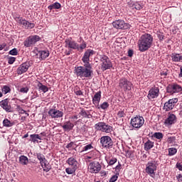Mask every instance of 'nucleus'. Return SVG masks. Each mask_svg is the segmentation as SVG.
Segmentation results:
<instances>
[{
	"mask_svg": "<svg viewBox=\"0 0 182 182\" xmlns=\"http://www.w3.org/2000/svg\"><path fill=\"white\" fill-rule=\"evenodd\" d=\"M95 55V51L93 50H87L84 55L82 58L83 66H79L75 68V74L77 77H80L82 80L85 79H90L93 75V68H92V64H90V56Z\"/></svg>",
	"mask_w": 182,
	"mask_h": 182,
	"instance_id": "1",
	"label": "nucleus"
},
{
	"mask_svg": "<svg viewBox=\"0 0 182 182\" xmlns=\"http://www.w3.org/2000/svg\"><path fill=\"white\" fill-rule=\"evenodd\" d=\"M153 45V36L149 33H144L141 36L138 41V46L140 52H146L151 48Z\"/></svg>",
	"mask_w": 182,
	"mask_h": 182,
	"instance_id": "2",
	"label": "nucleus"
},
{
	"mask_svg": "<svg viewBox=\"0 0 182 182\" xmlns=\"http://www.w3.org/2000/svg\"><path fill=\"white\" fill-rule=\"evenodd\" d=\"M157 166H159L157 161H151L148 162L145 169L146 173L151 176V177H154V176H156V173L154 171H157Z\"/></svg>",
	"mask_w": 182,
	"mask_h": 182,
	"instance_id": "3",
	"label": "nucleus"
},
{
	"mask_svg": "<svg viewBox=\"0 0 182 182\" xmlns=\"http://www.w3.org/2000/svg\"><path fill=\"white\" fill-rule=\"evenodd\" d=\"M100 62H101V69L102 70H103V72L113 67V64L112 63V61H110V59L109 58V57H107V55H101Z\"/></svg>",
	"mask_w": 182,
	"mask_h": 182,
	"instance_id": "4",
	"label": "nucleus"
},
{
	"mask_svg": "<svg viewBox=\"0 0 182 182\" xmlns=\"http://www.w3.org/2000/svg\"><path fill=\"white\" fill-rule=\"evenodd\" d=\"M15 21L17 22V23H19V25H22L24 29H33L35 28V23H30L21 16H16L15 18Z\"/></svg>",
	"mask_w": 182,
	"mask_h": 182,
	"instance_id": "5",
	"label": "nucleus"
},
{
	"mask_svg": "<svg viewBox=\"0 0 182 182\" xmlns=\"http://www.w3.org/2000/svg\"><path fill=\"white\" fill-rule=\"evenodd\" d=\"M37 159L39 160L41 166L43 167V171L48 173L50 170V166L49 165V163L48 162V160L45 158V156L43 154L38 153L36 154Z\"/></svg>",
	"mask_w": 182,
	"mask_h": 182,
	"instance_id": "6",
	"label": "nucleus"
},
{
	"mask_svg": "<svg viewBox=\"0 0 182 182\" xmlns=\"http://www.w3.org/2000/svg\"><path fill=\"white\" fill-rule=\"evenodd\" d=\"M112 25L115 29H130V24L124 22V20L119 19L113 21Z\"/></svg>",
	"mask_w": 182,
	"mask_h": 182,
	"instance_id": "7",
	"label": "nucleus"
},
{
	"mask_svg": "<svg viewBox=\"0 0 182 182\" xmlns=\"http://www.w3.org/2000/svg\"><path fill=\"white\" fill-rule=\"evenodd\" d=\"M41 41V37L38 35L30 36L28 37L25 41L23 42L24 46L26 48H31V46H33L36 42H39Z\"/></svg>",
	"mask_w": 182,
	"mask_h": 182,
	"instance_id": "8",
	"label": "nucleus"
},
{
	"mask_svg": "<svg viewBox=\"0 0 182 182\" xmlns=\"http://www.w3.org/2000/svg\"><path fill=\"white\" fill-rule=\"evenodd\" d=\"M96 130H100L104 133H112L113 132V127H110V125L106 124L105 122H98L95 124Z\"/></svg>",
	"mask_w": 182,
	"mask_h": 182,
	"instance_id": "9",
	"label": "nucleus"
},
{
	"mask_svg": "<svg viewBox=\"0 0 182 182\" xmlns=\"http://www.w3.org/2000/svg\"><path fill=\"white\" fill-rule=\"evenodd\" d=\"M131 124L132 127H134L135 129H140V127L144 124V118L140 116L132 118Z\"/></svg>",
	"mask_w": 182,
	"mask_h": 182,
	"instance_id": "10",
	"label": "nucleus"
},
{
	"mask_svg": "<svg viewBox=\"0 0 182 182\" xmlns=\"http://www.w3.org/2000/svg\"><path fill=\"white\" fill-rule=\"evenodd\" d=\"M166 92L171 95H174V93H180L182 92V87L178 84H171L166 87Z\"/></svg>",
	"mask_w": 182,
	"mask_h": 182,
	"instance_id": "11",
	"label": "nucleus"
},
{
	"mask_svg": "<svg viewBox=\"0 0 182 182\" xmlns=\"http://www.w3.org/2000/svg\"><path fill=\"white\" fill-rule=\"evenodd\" d=\"M119 86L123 90H132V86L133 84L126 78H121L119 80Z\"/></svg>",
	"mask_w": 182,
	"mask_h": 182,
	"instance_id": "12",
	"label": "nucleus"
},
{
	"mask_svg": "<svg viewBox=\"0 0 182 182\" xmlns=\"http://www.w3.org/2000/svg\"><path fill=\"white\" fill-rule=\"evenodd\" d=\"M177 102H178V98H173L166 102L164 105V109L166 112H170V110H173L174 109V106H176Z\"/></svg>",
	"mask_w": 182,
	"mask_h": 182,
	"instance_id": "13",
	"label": "nucleus"
},
{
	"mask_svg": "<svg viewBox=\"0 0 182 182\" xmlns=\"http://www.w3.org/2000/svg\"><path fill=\"white\" fill-rule=\"evenodd\" d=\"M88 169L90 173H99L100 170H102V166L97 161H94L90 164L88 166Z\"/></svg>",
	"mask_w": 182,
	"mask_h": 182,
	"instance_id": "14",
	"label": "nucleus"
},
{
	"mask_svg": "<svg viewBox=\"0 0 182 182\" xmlns=\"http://www.w3.org/2000/svg\"><path fill=\"white\" fill-rule=\"evenodd\" d=\"M0 107L7 113H12V107L9 104V99L6 98L0 102Z\"/></svg>",
	"mask_w": 182,
	"mask_h": 182,
	"instance_id": "15",
	"label": "nucleus"
},
{
	"mask_svg": "<svg viewBox=\"0 0 182 182\" xmlns=\"http://www.w3.org/2000/svg\"><path fill=\"white\" fill-rule=\"evenodd\" d=\"M48 114L50 116L51 119H60L63 117V112L59 109H50L48 111Z\"/></svg>",
	"mask_w": 182,
	"mask_h": 182,
	"instance_id": "16",
	"label": "nucleus"
},
{
	"mask_svg": "<svg viewBox=\"0 0 182 182\" xmlns=\"http://www.w3.org/2000/svg\"><path fill=\"white\" fill-rule=\"evenodd\" d=\"M160 92V89L157 87H152L148 93V99L149 100H151L152 99H156V97H159V93Z\"/></svg>",
	"mask_w": 182,
	"mask_h": 182,
	"instance_id": "17",
	"label": "nucleus"
},
{
	"mask_svg": "<svg viewBox=\"0 0 182 182\" xmlns=\"http://www.w3.org/2000/svg\"><path fill=\"white\" fill-rule=\"evenodd\" d=\"M177 122V117L174 114H168L167 119L165 120L164 123L166 126H171Z\"/></svg>",
	"mask_w": 182,
	"mask_h": 182,
	"instance_id": "18",
	"label": "nucleus"
},
{
	"mask_svg": "<svg viewBox=\"0 0 182 182\" xmlns=\"http://www.w3.org/2000/svg\"><path fill=\"white\" fill-rule=\"evenodd\" d=\"M65 48L79 50V44L74 41L67 39L65 40Z\"/></svg>",
	"mask_w": 182,
	"mask_h": 182,
	"instance_id": "19",
	"label": "nucleus"
},
{
	"mask_svg": "<svg viewBox=\"0 0 182 182\" xmlns=\"http://www.w3.org/2000/svg\"><path fill=\"white\" fill-rule=\"evenodd\" d=\"M101 144L103 147H107L108 149L113 146V141L110 137H101Z\"/></svg>",
	"mask_w": 182,
	"mask_h": 182,
	"instance_id": "20",
	"label": "nucleus"
},
{
	"mask_svg": "<svg viewBox=\"0 0 182 182\" xmlns=\"http://www.w3.org/2000/svg\"><path fill=\"white\" fill-rule=\"evenodd\" d=\"M28 69H29L28 63H24L18 68L17 73L18 75H22V73H25V72H27Z\"/></svg>",
	"mask_w": 182,
	"mask_h": 182,
	"instance_id": "21",
	"label": "nucleus"
},
{
	"mask_svg": "<svg viewBox=\"0 0 182 182\" xmlns=\"http://www.w3.org/2000/svg\"><path fill=\"white\" fill-rule=\"evenodd\" d=\"M62 127L65 132H70L75 127V125L70 121H68L62 125Z\"/></svg>",
	"mask_w": 182,
	"mask_h": 182,
	"instance_id": "22",
	"label": "nucleus"
},
{
	"mask_svg": "<svg viewBox=\"0 0 182 182\" xmlns=\"http://www.w3.org/2000/svg\"><path fill=\"white\" fill-rule=\"evenodd\" d=\"M101 98H102V91H99V92H96L92 98L93 104L99 106V103H100Z\"/></svg>",
	"mask_w": 182,
	"mask_h": 182,
	"instance_id": "23",
	"label": "nucleus"
},
{
	"mask_svg": "<svg viewBox=\"0 0 182 182\" xmlns=\"http://www.w3.org/2000/svg\"><path fill=\"white\" fill-rule=\"evenodd\" d=\"M15 124H16L15 121L9 120V119H8V118H5L3 120V126H4V127H7V128L13 127V126H15Z\"/></svg>",
	"mask_w": 182,
	"mask_h": 182,
	"instance_id": "24",
	"label": "nucleus"
},
{
	"mask_svg": "<svg viewBox=\"0 0 182 182\" xmlns=\"http://www.w3.org/2000/svg\"><path fill=\"white\" fill-rule=\"evenodd\" d=\"M68 164L70 166V167H73L74 168L77 169V161L74 157H70L67 160Z\"/></svg>",
	"mask_w": 182,
	"mask_h": 182,
	"instance_id": "25",
	"label": "nucleus"
},
{
	"mask_svg": "<svg viewBox=\"0 0 182 182\" xmlns=\"http://www.w3.org/2000/svg\"><path fill=\"white\" fill-rule=\"evenodd\" d=\"M38 55L40 56L41 60H45L46 58L49 56V51L48 50H41L38 52Z\"/></svg>",
	"mask_w": 182,
	"mask_h": 182,
	"instance_id": "26",
	"label": "nucleus"
},
{
	"mask_svg": "<svg viewBox=\"0 0 182 182\" xmlns=\"http://www.w3.org/2000/svg\"><path fill=\"white\" fill-rule=\"evenodd\" d=\"M19 163H21L23 166H26V164L29 163V159H28V157L22 155L19 157Z\"/></svg>",
	"mask_w": 182,
	"mask_h": 182,
	"instance_id": "27",
	"label": "nucleus"
},
{
	"mask_svg": "<svg viewBox=\"0 0 182 182\" xmlns=\"http://www.w3.org/2000/svg\"><path fill=\"white\" fill-rule=\"evenodd\" d=\"M153 147H154V143L151 142V141L150 140H149L144 144V149L146 151H148V150L153 149Z\"/></svg>",
	"mask_w": 182,
	"mask_h": 182,
	"instance_id": "28",
	"label": "nucleus"
},
{
	"mask_svg": "<svg viewBox=\"0 0 182 182\" xmlns=\"http://www.w3.org/2000/svg\"><path fill=\"white\" fill-rule=\"evenodd\" d=\"M62 8V5L60 3L55 2L50 6H48V9L52 11V9H60Z\"/></svg>",
	"mask_w": 182,
	"mask_h": 182,
	"instance_id": "29",
	"label": "nucleus"
},
{
	"mask_svg": "<svg viewBox=\"0 0 182 182\" xmlns=\"http://www.w3.org/2000/svg\"><path fill=\"white\" fill-rule=\"evenodd\" d=\"M181 56L180 54L172 53L171 58L173 62H180Z\"/></svg>",
	"mask_w": 182,
	"mask_h": 182,
	"instance_id": "30",
	"label": "nucleus"
},
{
	"mask_svg": "<svg viewBox=\"0 0 182 182\" xmlns=\"http://www.w3.org/2000/svg\"><path fill=\"white\" fill-rule=\"evenodd\" d=\"M38 87L39 90H41V92H43V93H46V92L49 90V88H48V87H46V85H43L41 82L38 83Z\"/></svg>",
	"mask_w": 182,
	"mask_h": 182,
	"instance_id": "31",
	"label": "nucleus"
},
{
	"mask_svg": "<svg viewBox=\"0 0 182 182\" xmlns=\"http://www.w3.org/2000/svg\"><path fill=\"white\" fill-rule=\"evenodd\" d=\"M168 156H174V154H177V149L176 148H169L168 149Z\"/></svg>",
	"mask_w": 182,
	"mask_h": 182,
	"instance_id": "32",
	"label": "nucleus"
},
{
	"mask_svg": "<svg viewBox=\"0 0 182 182\" xmlns=\"http://www.w3.org/2000/svg\"><path fill=\"white\" fill-rule=\"evenodd\" d=\"M74 92L77 96H82L83 95V92L82 90H80V88L77 86L75 87Z\"/></svg>",
	"mask_w": 182,
	"mask_h": 182,
	"instance_id": "33",
	"label": "nucleus"
},
{
	"mask_svg": "<svg viewBox=\"0 0 182 182\" xmlns=\"http://www.w3.org/2000/svg\"><path fill=\"white\" fill-rule=\"evenodd\" d=\"M1 90L4 95H6V93H9L11 92V88L8 85H4L3 86Z\"/></svg>",
	"mask_w": 182,
	"mask_h": 182,
	"instance_id": "34",
	"label": "nucleus"
},
{
	"mask_svg": "<svg viewBox=\"0 0 182 182\" xmlns=\"http://www.w3.org/2000/svg\"><path fill=\"white\" fill-rule=\"evenodd\" d=\"M76 170H77L76 168L70 167L65 169V172L67 174H73Z\"/></svg>",
	"mask_w": 182,
	"mask_h": 182,
	"instance_id": "35",
	"label": "nucleus"
},
{
	"mask_svg": "<svg viewBox=\"0 0 182 182\" xmlns=\"http://www.w3.org/2000/svg\"><path fill=\"white\" fill-rule=\"evenodd\" d=\"M149 137H163V134L161 132H155L153 134L151 132V134H149Z\"/></svg>",
	"mask_w": 182,
	"mask_h": 182,
	"instance_id": "36",
	"label": "nucleus"
},
{
	"mask_svg": "<svg viewBox=\"0 0 182 182\" xmlns=\"http://www.w3.org/2000/svg\"><path fill=\"white\" fill-rule=\"evenodd\" d=\"M30 141H33L34 144L41 143L42 139L41 137H31L30 138Z\"/></svg>",
	"mask_w": 182,
	"mask_h": 182,
	"instance_id": "37",
	"label": "nucleus"
},
{
	"mask_svg": "<svg viewBox=\"0 0 182 182\" xmlns=\"http://www.w3.org/2000/svg\"><path fill=\"white\" fill-rule=\"evenodd\" d=\"M100 107L102 109V110H106L109 107V104L106 102H103Z\"/></svg>",
	"mask_w": 182,
	"mask_h": 182,
	"instance_id": "38",
	"label": "nucleus"
},
{
	"mask_svg": "<svg viewBox=\"0 0 182 182\" xmlns=\"http://www.w3.org/2000/svg\"><path fill=\"white\" fill-rule=\"evenodd\" d=\"M134 6L136 11H140V9H143V6L139 4V2L135 3Z\"/></svg>",
	"mask_w": 182,
	"mask_h": 182,
	"instance_id": "39",
	"label": "nucleus"
},
{
	"mask_svg": "<svg viewBox=\"0 0 182 182\" xmlns=\"http://www.w3.org/2000/svg\"><path fill=\"white\" fill-rule=\"evenodd\" d=\"M9 55H12L13 56H16L18 55V50L16 48H14L9 51Z\"/></svg>",
	"mask_w": 182,
	"mask_h": 182,
	"instance_id": "40",
	"label": "nucleus"
},
{
	"mask_svg": "<svg viewBox=\"0 0 182 182\" xmlns=\"http://www.w3.org/2000/svg\"><path fill=\"white\" fill-rule=\"evenodd\" d=\"M80 116H82L83 117H89V114H87V112L85 109H81L80 112Z\"/></svg>",
	"mask_w": 182,
	"mask_h": 182,
	"instance_id": "41",
	"label": "nucleus"
},
{
	"mask_svg": "<svg viewBox=\"0 0 182 182\" xmlns=\"http://www.w3.org/2000/svg\"><path fill=\"white\" fill-rule=\"evenodd\" d=\"M16 60V58L15 57H10L8 58V63H9V65H12Z\"/></svg>",
	"mask_w": 182,
	"mask_h": 182,
	"instance_id": "42",
	"label": "nucleus"
},
{
	"mask_svg": "<svg viewBox=\"0 0 182 182\" xmlns=\"http://www.w3.org/2000/svg\"><path fill=\"white\" fill-rule=\"evenodd\" d=\"M92 149H93V146H92V144H88L84 146L82 151H87L88 150H90Z\"/></svg>",
	"mask_w": 182,
	"mask_h": 182,
	"instance_id": "43",
	"label": "nucleus"
},
{
	"mask_svg": "<svg viewBox=\"0 0 182 182\" xmlns=\"http://www.w3.org/2000/svg\"><path fill=\"white\" fill-rule=\"evenodd\" d=\"M117 161V159L116 158H112L108 162V164L109 166H113V164H114V163H116Z\"/></svg>",
	"mask_w": 182,
	"mask_h": 182,
	"instance_id": "44",
	"label": "nucleus"
},
{
	"mask_svg": "<svg viewBox=\"0 0 182 182\" xmlns=\"http://www.w3.org/2000/svg\"><path fill=\"white\" fill-rule=\"evenodd\" d=\"M20 92L21 93H27L28 92H29V88L28 87H21L20 89Z\"/></svg>",
	"mask_w": 182,
	"mask_h": 182,
	"instance_id": "45",
	"label": "nucleus"
},
{
	"mask_svg": "<svg viewBox=\"0 0 182 182\" xmlns=\"http://www.w3.org/2000/svg\"><path fill=\"white\" fill-rule=\"evenodd\" d=\"M119 178V176H117V175H114L111 177V178L109 179V182H115L117 181V178Z\"/></svg>",
	"mask_w": 182,
	"mask_h": 182,
	"instance_id": "46",
	"label": "nucleus"
},
{
	"mask_svg": "<svg viewBox=\"0 0 182 182\" xmlns=\"http://www.w3.org/2000/svg\"><path fill=\"white\" fill-rule=\"evenodd\" d=\"M117 114L119 117H124V116H126V113L124 112V110L119 111Z\"/></svg>",
	"mask_w": 182,
	"mask_h": 182,
	"instance_id": "47",
	"label": "nucleus"
},
{
	"mask_svg": "<svg viewBox=\"0 0 182 182\" xmlns=\"http://www.w3.org/2000/svg\"><path fill=\"white\" fill-rule=\"evenodd\" d=\"M157 36L159 39V41H164V35L161 33H157Z\"/></svg>",
	"mask_w": 182,
	"mask_h": 182,
	"instance_id": "48",
	"label": "nucleus"
},
{
	"mask_svg": "<svg viewBox=\"0 0 182 182\" xmlns=\"http://www.w3.org/2000/svg\"><path fill=\"white\" fill-rule=\"evenodd\" d=\"M127 4H128V6H129V8H133L135 4L133 2V1L129 0V1L127 2Z\"/></svg>",
	"mask_w": 182,
	"mask_h": 182,
	"instance_id": "49",
	"label": "nucleus"
},
{
	"mask_svg": "<svg viewBox=\"0 0 182 182\" xmlns=\"http://www.w3.org/2000/svg\"><path fill=\"white\" fill-rule=\"evenodd\" d=\"M86 48V43H82L80 46H79V50H83Z\"/></svg>",
	"mask_w": 182,
	"mask_h": 182,
	"instance_id": "50",
	"label": "nucleus"
},
{
	"mask_svg": "<svg viewBox=\"0 0 182 182\" xmlns=\"http://www.w3.org/2000/svg\"><path fill=\"white\" fill-rule=\"evenodd\" d=\"M168 75V70H164L161 72V76H167Z\"/></svg>",
	"mask_w": 182,
	"mask_h": 182,
	"instance_id": "51",
	"label": "nucleus"
},
{
	"mask_svg": "<svg viewBox=\"0 0 182 182\" xmlns=\"http://www.w3.org/2000/svg\"><path fill=\"white\" fill-rule=\"evenodd\" d=\"M176 168H178L180 171H182V164L180 163L176 164Z\"/></svg>",
	"mask_w": 182,
	"mask_h": 182,
	"instance_id": "52",
	"label": "nucleus"
},
{
	"mask_svg": "<svg viewBox=\"0 0 182 182\" xmlns=\"http://www.w3.org/2000/svg\"><path fill=\"white\" fill-rule=\"evenodd\" d=\"M176 178H177V181H178V182H181V181H182V174H181V173L178 174V175L176 176Z\"/></svg>",
	"mask_w": 182,
	"mask_h": 182,
	"instance_id": "53",
	"label": "nucleus"
},
{
	"mask_svg": "<svg viewBox=\"0 0 182 182\" xmlns=\"http://www.w3.org/2000/svg\"><path fill=\"white\" fill-rule=\"evenodd\" d=\"M133 53H134L133 50H128V56L129 58H132V56H133Z\"/></svg>",
	"mask_w": 182,
	"mask_h": 182,
	"instance_id": "54",
	"label": "nucleus"
},
{
	"mask_svg": "<svg viewBox=\"0 0 182 182\" xmlns=\"http://www.w3.org/2000/svg\"><path fill=\"white\" fill-rule=\"evenodd\" d=\"M6 46V43L0 44V50H3V49H5Z\"/></svg>",
	"mask_w": 182,
	"mask_h": 182,
	"instance_id": "55",
	"label": "nucleus"
},
{
	"mask_svg": "<svg viewBox=\"0 0 182 182\" xmlns=\"http://www.w3.org/2000/svg\"><path fill=\"white\" fill-rule=\"evenodd\" d=\"M72 146H73V142H70V144H68L66 147L67 149H70V147H72Z\"/></svg>",
	"mask_w": 182,
	"mask_h": 182,
	"instance_id": "56",
	"label": "nucleus"
},
{
	"mask_svg": "<svg viewBox=\"0 0 182 182\" xmlns=\"http://www.w3.org/2000/svg\"><path fill=\"white\" fill-rule=\"evenodd\" d=\"M30 137H39V135L36 134H31Z\"/></svg>",
	"mask_w": 182,
	"mask_h": 182,
	"instance_id": "57",
	"label": "nucleus"
},
{
	"mask_svg": "<svg viewBox=\"0 0 182 182\" xmlns=\"http://www.w3.org/2000/svg\"><path fill=\"white\" fill-rule=\"evenodd\" d=\"M179 77H182V67H181V72L179 73Z\"/></svg>",
	"mask_w": 182,
	"mask_h": 182,
	"instance_id": "58",
	"label": "nucleus"
},
{
	"mask_svg": "<svg viewBox=\"0 0 182 182\" xmlns=\"http://www.w3.org/2000/svg\"><path fill=\"white\" fill-rule=\"evenodd\" d=\"M120 167H122V165H118L116 166L117 170H119Z\"/></svg>",
	"mask_w": 182,
	"mask_h": 182,
	"instance_id": "59",
	"label": "nucleus"
},
{
	"mask_svg": "<svg viewBox=\"0 0 182 182\" xmlns=\"http://www.w3.org/2000/svg\"><path fill=\"white\" fill-rule=\"evenodd\" d=\"M8 141L10 144H12V143H14L12 141H11V139H9V138H8Z\"/></svg>",
	"mask_w": 182,
	"mask_h": 182,
	"instance_id": "60",
	"label": "nucleus"
},
{
	"mask_svg": "<svg viewBox=\"0 0 182 182\" xmlns=\"http://www.w3.org/2000/svg\"><path fill=\"white\" fill-rule=\"evenodd\" d=\"M23 137H29V134H26L23 136Z\"/></svg>",
	"mask_w": 182,
	"mask_h": 182,
	"instance_id": "61",
	"label": "nucleus"
},
{
	"mask_svg": "<svg viewBox=\"0 0 182 182\" xmlns=\"http://www.w3.org/2000/svg\"><path fill=\"white\" fill-rule=\"evenodd\" d=\"M73 119H77V116L75 115Z\"/></svg>",
	"mask_w": 182,
	"mask_h": 182,
	"instance_id": "62",
	"label": "nucleus"
},
{
	"mask_svg": "<svg viewBox=\"0 0 182 182\" xmlns=\"http://www.w3.org/2000/svg\"><path fill=\"white\" fill-rule=\"evenodd\" d=\"M3 95L2 92H0V97H2Z\"/></svg>",
	"mask_w": 182,
	"mask_h": 182,
	"instance_id": "63",
	"label": "nucleus"
},
{
	"mask_svg": "<svg viewBox=\"0 0 182 182\" xmlns=\"http://www.w3.org/2000/svg\"><path fill=\"white\" fill-rule=\"evenodd\" d=\"M182 62V56L181 55L180 62Z\"/></svg>",
	"mask_w": 182,
	"mask_h": 182,
	"instance_id": "64",
	"label": "nucleus"
}]
</instances>
